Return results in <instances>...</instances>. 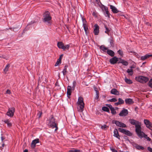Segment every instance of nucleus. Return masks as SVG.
Instances as JSON below:
<instances>
[{"label":"nucleus","instance_id":"nucleus-50","mask_svg":"<svg viewBox=\"0 0 152 152\" xmlns=\"http://www.w3.org/2000/svg\"><path fill=\"white\" fill-rule=\"evenodd\" d=\"M92 15L95 18L97 17V13L96 11L92 13Z\"/></svg>","mask_w":152,"mask_h":152},{"label":"nucleus","instance_id":"nucleus-17","mask_svg":"<svg viewBox=\"0 0 152 152\" xmlns=\"http://www.w3.org/2000/svg\"><path fill=\"white\" fill-rule=\"evenodd\" d=\"M110 93L111 94L116 95H119L120 94L119 92L115 88L112 89L111 90Z\"/></svg>","mask_w":152,"mask_h":152},{"label":"nucleus","instance_id":"nucleus-37","mask_svg":"<svg viewBox=\"0 0 152 152\" xmlns=\"http://www.w3.org/2000/svg\"><path fill=\"white\" fill-rule=\"evenodd\" d=\"M148 85L151 88H152V79H151L149 80L148 83Z\"/></svg>","mask_w":152,"mask_h":152},{"label":"nucleus","instance_id":"nucleus-56","mask_svg":"<svg viewBox=\"0 0 152 152\" xmlns=\"http://www.w3.org/2000/svg\"><path fill=\"white\" fill-rule=\"evenodd\" d=\"M106 105L107 106L110 108V110L113 107H112V105L110 104H106Z\"/></svg>","mask_w":152,"mask_h":152},{"label":"nucleus","instance_id":"nucleus-28","mask_svg":"<svg viewBox=\"0 0 152 152\" xmlns=\"http://www.w3.org/2000/svg\"><path fill=\"white\" fill-rule=\"evenodd\" d=\"M104 14L106 17H108L109 18H110V14L108 11V9H106V10L104 11Z\"/></svg>","mask_w":152,"mask_h":152},{"label":"nucleus","instance_id":"nucleus-32","mask_svg":"<svg viewBox=\"0 0 152 152\" xmlns=\"http://www.w3.org/2000/svg\"><path fill=\"white\" fill-rule=\"evenodd\" d=\"M10 67V65L9 64H7L5 68L4 69V71L5 73H6L7 71H8L9 68Z\"/></svg>","mask_w":152,"mask_h":152},{"label":"nucleus","instance_id":"nucleus-5","mask_svg":"<svg viewBox=\"0 0 152 152\" xmlns=\"http://www.w3.org/2000/svg\"><path fill=\"white\" fill-rule=\"evenodd\" d=\"M135 80L139 82L142 83H146L149 80V78L147 77L143 76H138L135 78Z\"/></svg>","mask_w":152,"mask_h":152},{"label":"nucleus","instance_id":"nucleus-40","mask_svg":"<svg viewBox=\"0 0 152 152\" xmlns=\"http://www.w3.org/2000/svg\"><path fill=\"white\" fill-rule=\"evenodd\" d=\"M146 127L152 131V124L150 123L149 125L146 126Z\"/></svg>","mask_w":152,"mask_h":152},{"label":"nucleus","instance_id":"nucleus-51","mask_svg":"<svg viewBox=\"0 0 152 152\" xmlns=\"http://www.w3.org/2000/svg\"><path fill=\"white\" fill-rule=\"evenodd\" d=\"M96 1L97 2V4L99 6L101 5L102 4L100 1V0H96Z\"/></svg>","mask_w":152,"mask_h":152},{"label":"nucleus","instance_id":"nucleus-64","mask_svg":"<svg viewBox=\"0 0 152 152\" xmlns=\"http://www.w3.org/2000/svg\"><path fill=\"white\" fill-rule=\"evenodd\" d=\"M63 56V54L61 55L59 57V58L58 59H60V60L61 61V59L62 58Z\"/></svg>","mask_w":152,"mask_h":152},{"label":"nucleus","instance_id":"nucleus-2","mask_svg":"<svg viewBox=\"0 0 152 152\" xmlns=\"http://www.w3.org/2000/svg\"><path fill=\"white\" fill-rule=\"evenodd\" d=\"M129 121L131 124L135 126L136 133L140 134L139 133H140L141 129V122L133 119H130Z\"/></svg>","mask_w":152,"mask_h":152},{"label":"nucleus","instance_id":"nucleus-24","mask_svg":"<svg viewBox=\"0 0 152 152\" xmlns=\"http://www.w3.org/2000/svg\"><path fill=\"white\" fill-rule=\"evenodd\" d=\"M68 67L67 65H66L64 66V69L62 71V72L64 76L66 75L67 72V68Z\"/></svg>","mask_w":152,"mask_h":152},{"label":"nucleus","instance_id":"nucleus-15","mask_svg":"<svg viewBox=\"0 0 152 152\" xmlns=\"http://www.w3.org/2000/svg\"><path fill=\"white\" fill-rule=\"evenodd\" d=\"M125 102L126 104H130L134 103V102L133 101L132 99L131 98H127L125 99Z\"/></svg>","mask_w":152,"mask_h":152},{"label":"nucleus","instance_id":"nucleus-60","mask_svg":"<svg viewBox=\"0 0 152 152\" xmlns=\"http://www.w3.org/2000/svg\"><path fill=\"white\" fill-rule=\"evenodd\" d=\"M2 147H0V148L1 150L2 149H3V148H4L5 146V144L4 143V142H3V143H2Z\"/></svg>","mask_w":152,"mask_h":152},{"label":"nucleus","instance_id":"nucleus-47","mask_svg":"<svg viewBox=\"0 0 152 152\" xmlns=\"http://www.w3.org/2000/svg\"><path fill=\"white\" fill-rule=\"evenodd\" d=\"M72 90V87L71 86H68L67 87V91H71Z\"/></svg>","mask_w":152,"mask_h":152},{"label":"nucleus","instance_id":"nucleus-34","mask_svg":"<svg viewBox=\"0 0 152 152\" xmlns=\"http://www.w3.org/2000/svg\"><path fill=\"white\" fill-rule=\"evenodd\" d=\"M4 122L5 124H7V126L9 127H10L12 125V124L9 122V121L8 120L5 121Z\"/></svg>","mask_w":152,"mask_h":152},{"label":"nucleus","instance_id":"nucleus-20","mask_svg":"<svg viewBox=\"0 0 152 152\" xmlns=\"http://www.w3.org/2000/svg\"><path fill=\"white\" fill-rule=\"evenodd\" d=\"M107 53L108 55L111 57L114 56L115 55L114 52L111 50L108 49L107 50Z\"/></svg>","mask_w":152,"mask_h":152},{"label":"nucleus","instance_id":"nucleus-3","mask_svg":"<svg viewBox=\"0 0 152 152\" xmlns=\"http://www.w3.org/2000/svg\"><path fill=\"white\" fill-rule=\"evenodd\" d=\"M48 121L49 122L48 125L52 129L55 128V131L58 129V123L53 115H51L50 118Z\"/></svg>","mask_w":152,"mask_h":152},{"label":"nucleus","instance_id":"nucleus-14","mask_svg":"<svg viewBox=\"0 0 152 152\" xmlns=\"http://www.w3.org/2000/svg\"><path fill=\"white\" fill-rule=\"evenodd\" d=\"M133 146L136 148L138 150H144L145 149L141 145H139L138 144L133 142L132 144Z\"/></svg>","mask_w":152,"mask_h":152},{"label":"nucleus","instance_id":"nucleus-35","mask_svg":"<svg viewBox=\"0 0 152 152\" xmlns=\"http://www.w3.org/2000/svg\"><path fill=\"white\" fill-rule=\"evenodd\" d=\"M121 63L124 66H127L128 65V62L126 61H124L123 60V61H122V62H121Z\"/></svg>","mask_w":152,"mask_h":152},{"label":"nucleus","instance_id":"nucleus-31","mask_svg":"<svg viewBox=\"0 0 152 152\" xmlns=\"http://www.w3.org/2000/svg\"><path fill=\"white\" fill-rule=\"evenodd\" d=\"M125 134L129 136H131L132 135V134L131 132L129 131L126 130Z\"/></svg>","mask_w":152,"mask_h":152},{"label":"nucleus","instance_id":"nucleus-63","mask_svg":"<svg viewBox=\"0 0 152 152\" xmlns=\"http://www.w3.org/2000/svg\"><path fill=\"white\" fill-rule=\"evenodd\" d=\"M114 104L115 106H118L119 104H120V103H119V102H118L115 103H114Z\"/></svg>","mask_w":152,"mask_h":152},{"label":"nucleus","instance_id":"nucleus-12","mask_svg":"<svg viewBox=\"0 0 152 152\" xmlns=\"http://www.w3.org/2000/svg\"><path fill=\"white\" fill-rule=\"evenodd\" d=\"M94 27L95 28L94 29V35H98L99 32V26L97 24H96L94 25Z\"/></svg>","mask_w":152,"mask_h":152},{"label":"nucleus","instance_id":"nucleus-9","mask_svg":"<svg viewBox=\"0 0 152 152\" xmlns=\"http://www.w3.org/2000/svg\"><path fill=\"white\" fill-rule=\"evenodd\" d=\"M137 134L138 137L141 138L144 137L145 139H146L148 141H150L151 140V139L150 137H148L147 135L145 134L143 132L141 131V129L140 133H139L140 135H139L140 134H139L137 133Z\"/></svg>","mask_w":152,"mask_h":152},{"label":"nucleus","instance_id":"nucleus-48","mask_svg":"<svg viewBox=\"0 0 152 152\" xmlns=\"http://www.w3.org/2000/svg\"><path fill=\"white\" fill-rule=\"evenodd\" d=\"M118 61L117 62V63L118 64H119V63H121V62H122L123 61V59H122L121 58H118Z\"/></svg>","mask_w":152,"mask_h":152},{"label":"nucleus","instance_id":"nucleus-16","mask_svg":"<svg viewBox=\"0 0 152 152\" xmlns=\"http://www.w3.org/2000/svg\"><path fill=\"white\" fill-rule=\"evenodd\" d=\"M114 136L120 140V136L118 134V130L116 129H115L114 131Z\"/></svg>","mask_w":152,"mask_h":152},{"label":"nucleus","instance_id":"nucleus-8","mask_svg":"<svg viewBox=\"0 0 152 152\" xmlns=\"http://www.w3.org/2000/svg\"><path fill=\"white\" fill-rule=\"evenodd\" d=\"M112 123L115 124L117 126L120 127L126 128L127 127L126 125L125 124L118 121L113 120L112 121Z\"/></svg>","mask_w":152,"mask_h":152},{"label":"nucleus","instance_id":"nucleus-30","mask_svg":"<svg viewBox=\"0 0 152 152\" xmlns=\"http://www.w3.org/2000/svg\"><path fill=\"white\" fill-rule=\"evenodd\" d=\"M104 27H105V29H106V30L105 31V33L109 34V33L110 31V29L108 28L107 27L106 25H104Z\"/></svg>","mask_w":152,"mask_h":152},{"label":"nucleus","instance_id":"nucleus-29","mask_svg":"<svg viewBox=\"0 0 152 152\" xmlns=\"http://www.w3.org/2000/svg\"><path fill=\"white\" fill-rule=\"evenodd\" d=\"M102 110L104 111L107 112L109 113L110 112L109 109L108 108V107H102Z\"/></svg>","mask_w":152,"mask_h":152},{"label":"nucleus","instance_id":"nucleus-11","mask_svg":"<svg viewBox=\"0 0 152 152\" xmlns=\"http://www.w3.org/2000/svg\"><path fill=\"white\" fill-rule=\"evenodd\" d=\"M128 113V110L124 109L119 113V115L121 116H126Z\"/></svg>","mask_w":152,"mask_h":152},{"label":"nucleus","instance_id":"nucleus-58","mask_svg":"<svg viewBox=\"0 0 152 152\" xmlns=\"http://www.w3.org/2000/svg\"><path fill=\"white\" fill-rule=\"evenodd\" d=\"M148 150L150 152H152V148L150 147L147 148Z\"/></svg>","mask_w":152,"mask_h":152},{"label":"nucleus","instance_id":"nucleus-22","mask_svg":"<svg viewBox=\"0 0 152 152\" xmlns=\"http://www.w3.org/2000/svg\"><path fill=\"white\" fill-rule=\"evenodd\" d=\"M109 41L110 43L111 46L113 47H114L115 45L114 43V39L113 37H110V38L109 39Z\"/></svg>","mask_w":152,"mask_h":152},{"label":"nucleus","instance_id":"nucleus-33","mask_svg":"<svg viewBox=\"0 0 152 152\" xmlns=\"http://www.w3.org/2000/svg\"><path fill=\"white\" fill-rule=\"evenodd\" d=\"M118 130L120 132L124 134H125V133L126 131V130L121 128H119L118 129Z\"/></svg>","mask_w":152,"mask_h":152},{"label":"nucleus","instance_id":"nucleus-55","mask_svg":"<svg viewBox=\"0 0 152 152\" xmlns=\"http://www.w3.org/2000/svg\"><path fill=\"white\" fill-rule=\"evenodd\" d=\"M110 150L112 151V152H116L117 151L115 150V149L113 148L110 147Z\"/></svg>","mask_w":152,"mask_h":152},{"label":"nucleus","instance_id":"nucleus-49","mask_svg":"<svg viewBox=\"0 0 152 152\" xmlns=\"http://www.w3.org/2000/svg\"><path fill=\"white\" fill-rule=\"evenodd\" d=\"M99 92L96 93V96L95 98L96 99H98L99 97Z\"/></svg>","mask_w":152,"mask_h":152},{"label":"nucleus","instance_id":"nucleus-43","mask_svg":"<svg viewBox=\"0 0 152 152\" xmlns=\"http://www.w3.org/2000/svg\"><path fill=\"white\" fill-rule=\"evenodd\" d=\"M61 61L60 60V59H58L56 63L55 64V66H57L58 64L59 63H61Z\"/></svg>","mask_w":152,"mask_h":152},{"label":"nucleus","instance_id":"nucleus-13","mask_svg":"<svg viewBox=\"0 0 152 152\" xmlns=\"http://www.w3.org/2000/svg\"><path fill=\"white\" fill-rule=\"evenodd\" d=\"M118 58L116 56H113L109 60V62L112 64H114L117 63L118 61Z\"/></svg>","mask_w":152,"mask_h":152},{"label":"nucleus","instance_id":"nucleus-53","mask_svg":"<svg viewBox=\"0 0 152 152\" xmlns=\"http://www.w3.org/2000/svg\"><path fill=\"white\" fill-rule=\"evenodd\" d=\"M94 90L95 91L96 93L99 92V91H98L97 88L95 86H94Z\"/></svg>","mask_w":152,"mask_h":152},{"label":"nucleus","instance_id":"nucleus-27","mask_svg":"<svg viewBox=\"0 0 152 152\" xmlns=\"http://www.w3.org/2000/svg\"><path fill=\"white\" fill-rule=\"evenodd\" d=\"M125 82L128 84H131L132 83V81L130 79L127 78L126 77L125 78Z\"/></svg>","mask_w":152,"mask_h":152},{"label":"nucleus","instance_id":"nucleus-21","mask_svg":"<svg viewBox=\"0 0 152 152\" xmlns=\"http://www.w3.org/2000/svg\"><path fill=\"white\" fill-rule=\"evenodd\" d=\"M83 28L85 31V34L86 35H87L89 33V32H88V26L87 24H83Z\"/></svg>","mask_w":152,"mask_h":152},{"label":"nucleus","instance_id":"nucleus-1","mask_svg":"<svg viewBox=\"0 0 152 152\" xmlns=\"http://www.w3.org/2000/svg\"><path fill=\"white\" fill-rule=\"evenodd\" d=\"M42 19L43 22L48 26L51 25L52 18L48 11H46L43 13Z\"/></svg>","mask_w":152,"mask_h":152},{"label":"nucleus","instance_id":"nucleus-36","mask_svg":"<svg viewBox=\"0 0 152 152\" xmlns=\"http://www.w3.org/2000/svg\"><path fill=\"white\" fill-rule=\"evenodd\" d=\"M151 123L149 120L147 119H145L144 120V123L145 124L146 126L149 125L150 123Z\"/></svg>","mask_w":152,"mask_h":152},{"label":"nucleus","instance_id":"nucleus-6","mask_svg":"<svg viewBox=\"0 0 152 152\" xmlns=\"http://www.w3.org/2000/svg\"><path fill=\"white\" fill-rule=\"evenodd\" d=\"M57 45L58 48L62 49L64 50H65L66 49L68 50L70 47V45L69 44L64 46L63 42H58Z\"/></svg>","mask_w":152,"mask_h":152},{"label":"nucleus","instance_id":"nucleus-41","mask_svg":"<svg viewBox=\"0 0 152 152\" xmlns=\"http://www.w3.org/2000/svg\"><path fill=\"white\" fill-rule=\"evenodd\" d=\"M117 101V99L115 98H113L111 99H110L108 100V101L113 102H115Z\"/></svg>","mask_w":152,"mask_h":152},{"label":"nucleus","instance_id":"nucleus-26","mask_svg":"<svg viewBox=\"0 0 152 152\" xmlns=\"http://www.w3.org/2000/svg\"><path fill=\"white\" fill-rule=\"evenodd\" d=\"M129 75L130 76H132L133 74V71L132 69H128L127 71Z\"/></svg>","mask_w":152,"mask_h":152},{"label":"nucleus","instance_id":"nucleus-46","mask_svg":"<svg viewBox=\"0 0 152 152\" xmlns=\"http://www.w3.org/2000/svg\"><path fill=\"white\" fill-rule=\"evenodd\" d=\"M118 53L121 56H122L123 55V51L121 50H119L118 51Z\"/></svg>","mask_w":152,"mask_h":152},{"label":"nucleus","instance_id":"nucleus-62","mask_svg":"<svg viewBox=\"0 0 152 152\" xmlns=\"http://www.w3.org/2000/svg\"><path fill=\"white\" fill-rule=\"evenodd\" d=\"M11 92L10 90L9 89L7 90L6 91V94H11Z\"/></svg>","mask_w":152,"mask_h":152},{"label":"nucleus","instance_id":"nucleus-25","mask_svg":"<svg viewBox=\"0 0 152 152\" xmlns=\"http://www.w3.org/2000/svg\"><path fill=\"white\" fill-rule=\"evenodd\" d=\"M99 7L102 9L103 12H104V11L106 10V9H108V8L103 4H102L101 5H99Z\"/></svg>","mask_w":152,"mask_h":152},{"label":"nucleus","instance_id":"nucleus-19","mask_svg":"<svg viewBox=\"0 0 152 152\" xmlns=\"http://www.w3.org/2000/svg\"><path fill=\"white\" fill-rule=\"evenodd\" d=\"M150 57H152V54L150 55L146 54L144 56H142L140 58L142 60H144Z\"/></svg>","mask_w":152,"mask_h":152},{"label":"nucleus","instance_id":"nucleus-4","mask_svg":"<svg viewBox=\"0 0 152 152\" xmlns=\"http://www.w3.org/2000/svg\"><path fill=\"white\" fill-rule=\"evenodd\" d=\"M77 103L78 105L79 106V107L78 108V110L80 112L83 111L84 107V103L83 97H79Z\"/></svg>","mask_w":152,"mask_h":152},{"label":"nucleus","instance_id":"nucleus-10","mask_svg":"<svg viewBox=\"0 0 152 152\" xmlns=\"http://www.w3.org/2000/svg\"><path fill=\"white\" fill-rule=\"evenodd\" d=\"M39 142V140L38 138H36L33 140L31 144V147L32 148H34L36 147V144Z\"/></svg>","mask_w":152,"mask_h":152},{"label":"nucleus","instance_id":"nucleus-7","mask_svg":"<svg viewBox=\"0 0 152 152\" xmlns=\"http://www.w3.org/2000/svg\"><path fill=\"white\" fill-rule=\"evenodd\" d=\"M15 112V108L14 107L9 108L6 114L8 116L12 117L13 116Z\"/></svg>","mask_w":152,"mask_h":152},{"label":"nucleus","instance_id":"nucleus-44","mask_svg":"<svg viewBox=\"0 0 152 152\" xmlns=\"http://www.w3.org/2000/svg\"><path fill=\"white\" fill-rule=\"evenodd\" d=\"M107 127H108V126L104 124L103 126H102L101 128L102 129H104L105 130H106V129H107Z\"/></svg>","mask_w":152,"mask_h":152},{"label":"nucleus","instance_id":"nucleus-18","mask_svg":"<svg viewBox=\"0 0 152 152\" xmlns=\"http://www.w3.org/2000/svg\"><path fill=\"white\" fill-rule=\"evenodd\" d=\"M110 8L111 9L113 13H116L119 12L115 6L110 5Z\"/></svg>","mask_w":152,"mask_h":152},{"label":"nucleus","instance_id":"nucleus-54","mask_svg":"<svg viewBox=\"0 0 152 152\" xmlns=\"http://www.w3.org/2000/svg\"><path fill=\"white\" fill-rule=\"evenodd\" d=\"M123 138L124 139L126 140H128V141H129V139H128V138L127 136H126L124 135L123 137Z\"/></svg>","mask_w":152,"mask_h":152},{"label":"nucleus","instance_id":"nucleus-39","mask_svg":"<svg viewBox=\"0 0 152 152\" xmlns=\"http://www.w3.org/2000/svg\"><path fill=\"white\" fill-rule=\"evenodd\" d=\"M111 111V113L113 115H115L116 113V111L115 110L114 108L113 107L111 109H110Z\"/></svg>","mask_w":152,"mask_h":152},{"label":"nucleus","instance_id":"nucleus-61","mask_svg":"<svg viewBox=\"0 0 152 152\" xmlns=\"http://www.w3.org/2000/svg\"><path fill=\"white\" fill-rule=\"evenodd\" d=\"M74 152H81V151L80 150L76 149H74Z\"/></svg>","mask_w":152,"mask_h":152},{"label":"nucleus","instance_id":"nucleus-45","mask_svg":"<svg viewBox=\"0 0 152 152\" xmlns=\"http://www.w3.org/2000/svg\"><path fill=\"white\" fill-rule=\"evenodd\" d=\"M82 20L83 22V24H86L87 23V22L86 21V19L83 17L82 18Z\"/></svg>","mask_w":152,"mask_h":152},{"label":"nucleus","instance_id":"nucleus-38","mask_svg":"<svg viewBox=\"0 0 152 152\" xmlns=\"http://www.w3.org/2000/svg\"><path fill=\"white\" fill-rule=\"evenodd\" d=\"M118 102L120 104H123L124 103V101L122 99L119 98L118 99Z\"/></svg>","mask_w":152,"mask_h":152},{"label":"nucleus","instance_id":"nucleus-42","mask_svg":"<svg viewBox=\"0 0 152 152\" xmlns=\"http://www.w3.org/2000/svg\"><path fill=\"white\" fill-rule=\"evenodd\" d=\"M76 81H74L73 82V86L72 87V88L73 90H74L76 86Z\"/></svg>","mask_w":152,"mask_h":152},{"label":"nucleus","instance_id":"nucleus-23","mask_svg":"<svg viewBox=\"0 0 152 152\" xmlns=\"http://www.w3.org/2000/svg\"><path fill=\"white\" fill-rule=\"evenodd\" d=\"M100 49L102 50L103 52V53L107 52V51L108 49L107 48L105 47L104 45H102L100 47Z\"/></svg>","mask_w":152,"mask_h":152},{"label":"nucleus","instance_id":"nucleus-57","mask_svg":"<svg viewBox=\"0 0 152 152\" xmlns=\"http://www.w3.org/2000/svg\"><path fill=\"white\" fill-rule=\"evenodd\" d=\"M1 142L2 143H3V142H4L3 140L5 139V137L3 136H1Z\"/></svg>","mask_w":152,"mask_h":152},{"label":"nucleus","instance_id":"nucleus-52","mask_svg":"<svg viewBox=\"0 0 152 152\" xmlns=\"http://www.w3.org/2000/svg\"><path fill=\"white\" fill-rule=\"evenodd\" d=\"M42 114V112H39L38 113L37 115V116H38V118H39L41 117Z\"/></svg>","mask_w":152,"mask_h":152},{"label":"nucleus","instance_id":"nucleus-59","mask_svg":"<svg viewBox=\"0 0 152 152\" xmlns=\"http://www.w3.org/2000/svg\"><path fill=\"white\" fill-rule=\"evenodd\" d=\"M71 91H67V95L68 96H70L71 94Z\"/></svg>","mask_w":152,"mask_h":152}]
</instances>
